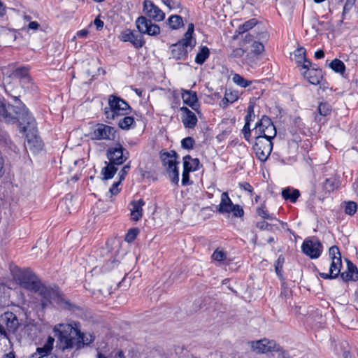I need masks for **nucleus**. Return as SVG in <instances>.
<instances>
[{"label":"nucleus","instance_id":"1","mask_svg":"<svg viewBox=\"0 0 358 358\" xmlns=\"http://www.w3.org/2000/svg\"><path fill=\"white\" fill-rule=\"evenodd\" d=\"M13 104L6 105L0 101V121L17 124L20 132L26 133L27 147L33 152L42 150L43 143L37 135L36 122L25 105L16 96H11Z\"/></svg>","mask_w":358,"mask_h":358},{"label":"nucleus","instance_id":"2","mask_svg":"<svg viewBox=\"0 0 358 358\" xmlns=\"http://www.w3.org/2000/svg\"><path fill=\"white\" fill-rule=\"evenodd\" d=\"M20 280L24 288L38 294L43 310L54 304L72 312L80 310L79 306L64 298L58 287L45 285L32 271L24 272L20 276Z\"/></svg>","mask_w":358,"mask_h":358},{"label":"nucleus","instance_id":"3","mask_svg":"<svg viewBox=\"0 0 358 358\" xmlns=\"http://www.w3.org/2000/svg\"><path fill=\"white\" fill-rule=\"evenodd\" d=\"M55 336L57 337L59 343V348L64 351L76 347L78 336H79V329L71 324H59L54 328Z\"/></svg>","mask_w":358,"mask_h":358},{"label":"nucleus","instance_id":"4","mask_svg":"<svg viewBox=\"0 0 358 358\" xmlns=\"http://www.w3.org/2000/svg\"><path fill=\"white\" fill-rule=\"evenodd\" d=\"M108 106V108L104 109V114L108 120H114L119 116L127 115L131 111L128 103L115 95L109 96Z\"/></svg>","mask_w":358,"mask_h":358},{"label":"nucleus","instance_id":"5","mask_svg":"<svg viewBox=\"0 0 358 358\" xmlns=\"http://www.w3.org/2000/svg\"><path fill=\"white\" fill-rule=\"evenodd\" d=\"M159 157L162 160V164L166 168V171L169 173L171 181L178 185L179 182V172L177 168V164L179 162L177 161L178 155L175 150L170 152L162 150L159 153Z\"/></svg>","mask_w":358,"mask_h":358},{"label":"nucleus","instance_id":"6","mask_svg":"<svg viewBox=\"0 0 358 358\" xmlns=\"http://www.w3.org/2000/svg\"><path fill=\"white\" fill-rule=\"evenodd\" d=\"M255 142L253 150L257 158L262 162H266L270 156L273 144L269 138L261 136H255Z\"/></svg>","mask_w":358,"mask_h":358},{"label":"nucleus","instance_id":"7","mask_svg":"<svg viewBox=\"0 0 358 358\" xmlns=\"http://www.w3.org/2000/svg\"><path fill=\"white\" fill-rule=\"evenodd\" d=\"M106 157L109 163L115 166H120L129 159V152L118 142L115 146L108 148L106 150Z\"/></svg>","mask_w":358,"mask_h":358},{"label":"nucleus","instance_id":"8","mask_svg":"<svg viewBox=\"0 0 358 358\" xmlns=\"http://www.w3.org/2000/svg\"><path fill=\"white\" fill-rule=\"evenodd\" d=\"M117 130L110 126L104 124H96L90 134L93 140L115 141Z\"/></svg>","mask_w":358,"mask_h":358},{"label":"nucleus","instance_id":"9","mask_svg":"<svg viewBox=\"0 0 358 358\" xmlns=\"http://www.w3.org/2000/svg\"><path fill=\"white\" fill-rule=\"evenodd\" d=\"M302 69L305 70L302 72V75L309 83L317 85L321 83L323 78L322 69L317 67L316 65L313 64L311 62H308V64L302 65Z\"/></svg>","mask_w":358,"mask_h":358},{"label":"nucleus","instance_id":"10","mask_svg":"<svg viewBox=\"0 0 358 358\" xmlns=\"http://www.w3.org/2000/svg\"><path fill=\"white\" fill-rule=\"evenodd\" d=\"M136 25L142 35L157 36L160 33V27L145 16L138 17L136 20Z\"/></svg>","mask_w":358,"mask_h":358},{"label":"nucleus","instance_id":"11","mask_svg":"<svg viewBox=\"0 0 358 358\" xmlns=\"http://www.w3.org/2000/svg\"><path fill=\"white\" fill-rule=\"evenodd\" d=\"M322 245L320 241L306 238L301 245L302 252L310 259L318 258L322 252Z\"/></svg>","mask_w":358,"mask_h":358},{"label":"nucleus","instance_id":"12","mask_svg":"<svg viewBox=\"0 0 358 358\" xmlns=\"http://www.w3.org/2000/svg\"><path fill=\"white\" fill-rule=\"evenodd\" d=\"M200 162L198 158H192L190 155L183 157V171L182 185L185 186L189 183V173L199 170Z\"/></svg>","mask_w":358,"mask_h":358},{"label":"nucleus","instance_id":"13","mask_svg":"<svg viewBox=\"0 0 358 358\" xmlns=\"http://www.w3.org/2000/svg\"><path fill=\"white\" fill-rule=\"evenodd\" d=\"M143 11L150 20L160 22L164 20L165 13L152 1L145 0L143 3Z\"/></svg>","mask_w":358,"mask_h":358},{"label":"nucleus","instance_id":"14","mask_svg":"<svg viewBox=\"0 0 358 358\" xmlns=\"http://www.w3.org/2000/svg\"><path fill=\"white\" fill-rule=\"evenodd\" d=\"M53 343L54 338L49 336L45 343L42 347L36 348V352L31 355V358H57L51 354Z\"/></svg>","mask_w":358,"mask_h":358},{"label":"nucleus","instance_id":"15","mask_svg":"<svg viewBox=\"0 0 358 358\" xmlns=\"http://www.w3.org/2000/svg\"><path fill=\"white\" fill-rule=\"evenodd\" d=\"M342 267L341 257H338V259H332L329 273H319V275L325 280L335 279L341 276V269Z\"/></svg>","mask_w":358,"mask_h":358},{"label":"nucleus","instance_id":"16","mask_svg":"<svg viewBox=\"0 0 358 358\" xmlns=\"http://www.w3.org/2000/svg\"><path fill=\"white\" fill-rule=\"evenodd\" d=\"M182 99L185 104L189 106L198 114L200 111V104L198 101L197 94L194 91L185 90L182 94Z\"/></svg>","mask_w":358,"mask_h":358},{"label":"nucleus","instance_id":"17","mask_svg":"<svg viewBox=\"0 0 358 358\" xmlns=\"http://www.w3.org/2000/svg\"><path fill=\"white\" fill-rule=\"evenodd\" d=\"M1 322L6 325L10 333H15L19 327V321L17 316L12 312H6L1 317Z\"/></svg>","mask_w":358,"mask_h":358},{"label":"nucleus","instance_id":"18","mask_svg":"<svg viewBox=\"0 0 358 358\" xmlns=\"http://www.w3.org/2000/svg\"><path fill=\"white\" fill-rule=\"evenodd\" d=\"M182 112V122L185 128L194 129L197 124L198 120L196 115L188 108L182 106L180 108Z\"/></svg>","mask_w":358,"mask_h":358},{"label":"nucleus","instance_id":"19","mask_svg":"<svg viewBox=\"0 0 358 358\" xmlns=\"http://www.w3.org/2000/svg\"><path fill=\"white\" fill-rule=\"evenodd\" d=\"M188 47L189 45H184L180 41L171 45V48L172 57L176 60H185L187 57Z\"/></svg>","mask_w":358,"mask_h":358},{"label":"nucleus","instance_id":"20","mask_svg":"<svg viewBox=\"0 0 358 358\" xmlns=\"http://www.w3.org/2000/svg\"><path fill=\"white\" fill-rule=\"evenodd\" d=\"M347 271L341 273V278L344 282L350 280L356 281L358 280V269L357 266L350 260L346 259Z\"/></svg>","mask_w":358,"mask_h":358},{"label":"nucleus","instance_id":"21","mask_svg":"<svg viewBox=\"0 0 358 358\" xmlns=\"http://www.w3.org/2000/svg\"><path fill=\"white\" fill-rule=\"evenodd\" d=\"M10 77L20 80L22 85L29 83L31 78L29 76V69L27 67H19L15 69L10 74Z\"/></svg>","mask_w":358,"mask_h":358},{"label":"nucleus","instance_id":"22","mask_svg":"<svg viewBox=\"0 0 358 358\" xmlns=\"http://www.w3.org/2000/svg\"><path fill=\"white\" fill-rule=\"evenodd\" d=\"M143 199H141L138 201H132L130 205L132 206L131 209V219L134 221H138L143 216L142 207L145 205Z\"/></svg>","mask_w":358,"mask_h":358},{"label":"nucleus","instance_id":"23","mask_svg":"<svg viewBox=\"0 0 358 358\" xmlns=\"http://www.w3.org/2000/svg\"><path fill=\"white\" fill-rule=\"evenodd\" d=\"M234 204L232 203L227 192H223L221 195V201L217 209L220 213H229Z\"/></svg>","mask_w":358,"mask_h":358},{"label":"nucleus","instance_id":"24","mask_svg":"<svg viewBox=\"0 0 358 358\" xmlns=\"http://www.w3.org/2000/svg\"><path fill=\"white\" fill-rule=\"evenodd\" d=\"M17 38L16 31L3 27L0 32V40L5 46H8L10 43L13 42Z\"/></svg>","mask_w":358,"mask_h":358},{"label":"nucleus","instance_id":"25","mask_svg":"<svg viewBox=\"0 0 358 358\" xmlns=\"http://www.w3.org/2000/svg\"><path fill=\"white\" fill-rule=\"evenodd\" d=\"M95 340V336L90 333H82L79 330V336H78L76 341V347L77 349H80L84 345H89L93 343Z\"/></svg>","mask_w":358,"mask_h":358},{"label":"nucleus","instance_id":"26","mask_svg":"<svg viewBox=\"0 0 358 358\" xmlns=\"http://www.w3.org/2000/svg\"><path fill=\"white\" fill-rule=\"evenodd\" d=\"M105 164L106 166L102 169L101 174L103 175V180H107L113 178L118 169L117 166L109 162H105Z\"/></svg>","mask_w":358,"mask_h":358},{"label":"nucleus","instance_id":"27","mask_svg":"<svg viewBox=\"0 0 358 358\" xmlns=\"http://www.w3.org/2000/svg\"><path fill=\"white\" fill-rule=\"evenodd\" d=\"M306 50L303 47L299 48L294 51V55L296 63L298 66L302 67V65L308 64V62H310L306 57Z\"/></svg>","mask_w":358,"mask_h":358},{"label":"nucleus","instance_id":"28","mask_svg":"<svg viewBox=\"0 0 358 358\" xmlns=\"http://www.w3.org/2000/svg\"><path fill=\"white\" fill-rule=\"evenodd\" d=\"M300 196V192L298 189H291L290 188L283 189L282 191V196L285 200H289L292 203H295Z\"/></svg>","mask_w":358,"mask_h":358},{"label":"nucleus","instance_id":"29","mask_svg":"<svg viewBox=\"0 0 358 358\" xmlns=\"http://www.w3.org/2000/svg\"><path fill=\"white\" fill-rule=\"evenodd\" d=\"M167 24L171 29H178L184 26L182 17L178 15H171L167 20Z\"/></svg>","mask_w":358,"mask_h":358},{"label":"nucleus","instance_id":"30","mask_svg":"<svg viewBox=\"0 0 358 358\" xmlns=\"http://www.w3.org/2000/svg\"><path fill=\"white\" fill-rule=\"evenodd\" d=\"M329 66L336 73H340L341 76H344L345 66L341 60L334 59L329 63Z\"/></svg>","mask_w":358,"mask_h":358},{"label":"nucleus","instance_id":"31","mask_svg":"<svg viewBox=\"0 0 358 358\" xmlns=\"http://www.w3.org/2000/svg\"><path fill=\"white\" fill-rule=\"evenodd\" d=\"M135 125V120L133 117L124 115L118 122V126L123 130H129Z\"/></svg>","mask_w":358,"mask_h":358},{"label":"nucleus","instance_id":"32","mask_svg":"<svg viewBox=\"0 0 358 358\" xmlns=\"http://www.w3.org/2000/svg\"><path fill=\"white\" fill-rule=\"evenodd\" d=\"M209 55V49L206 46H203L195 57V62L200 65L203 64L208 58Z\"/></svg>","mask_w":358,"mask_h":358},{"label":"nucleus","instance_id":"33","mask_svg":"<svg viewBox=\"0 0 358 358\" xmlns=\"http://www.w3.org/2000/svg\"><path fill=\"white\" fill-rule=\"evenodd\" d=\"M338 185L339 182L334 177L327 178L323 183L324 189L328 192H333L335 189H336L338 187Z\"/></svg>","mask_w":358,"mask_h":358},{"label":"nucleus","instance_id":"34","mask_svg":"<svg viewBox=\"0 0 358 358\" xmlns=\"http://www.w3.org/2000/svg\"><path fill=\"white\" fill-rule=\"evenodd\" d=\"M257 20L256 19H250L246 21L243 24L240 25L236 29V32H238V34H242L252 29L257 24Z\"/></svg>","mask_w":358,"mask_h":358},{"label":"nucleus","instance_id":"35","mask_svg":"<svg viewBox=\"0 0 358 358\" xmlns=\"http://www.w3.org/2000/svg\"><path fill=\"white\" fill-rule=\"evenodd\" d=\"M285 257L282 255H280L278 259L275 262V271L280 280H284L285 278L282 275V267L285 263Z\"/></svg>","mask_w":358,"mask_h":358},{"label":"nucleus","instance_id":"36","mask_svg":"<svg viewBox=\"0 0 358 358\" xmlns=\"http://www.w3.org/2000/svg\"><path fill=\"white\" fill-rule=\"evenodd\" d=\"M344 206L345 213L349 215H353L357 210V204L355 201H344L343 203Z\"/></svg>","mask_w":358,"mask_h":358},{"label":"nucleus","instance_id":"37","mask_svg":"<svg viewBox=\"0 0 358 358\" xmlns=\"http://www.w3.org/2000/svg\"><path fill=\"white\" fill-rule=\"evenodd\" d=\"M232 80L234 83L241 87H246L252 83L251 81L245 79L243 76L237 73L234 74Z\"/></svg>","mask_w":358,"mask_h":358},{"label":"nucleus","instance_id":"38","mask_svg":"<svg viewBox=\"0 0 358 358\" xmlns=\"http://www.w3.org/2000/svg\"><path fill=\"white\" fill-rule=\"evenodd\" d=\"M130 42L136 48H140L145 44L143 36L140 32L137 34L134 33V37Z\"/></svg>","mask_w":358,"mask_h":358},{"label":"nucleus","instance_id":"39","mask_svg":"<svg viewBox=\"0 0 358 358\" xmlns=\"http://www.w3.org/2000/svg\"><path fill=\"white\" fill-rule=\"evenodd\" d=\"M356 0H346L344 6L343 10L342 13V19L340 21V24H341L345 17V15L350 11V10L353 8L355 6Z\"/></svg>","mask_w":358,"mask_h":358},{"label":"nucleus","instance_id":"40","mask_svg":"<svg viewBox=\"0 0 358 358\" xmlns=\"http://www.w3.org/2000/svg\"><path fill=\"white\" fill-rule=\"evenodd\" d=\"M255 38H257L258 40L266 39L267 34L266 32L257 33V35L255 36L250 33H248L245 36L243 41L245 43H248L251 42Z\"/></svg>","mask_w":358,"mask_h":358},{"label":"nucleus","instance_id":"41","mask_svg":"<svg viewBox=\"0 0 358 358\" xmlns=\"http://www.w3.org/2000/svg\"><path fill=\"white\" fill-rule=\"evenodd\" d=\"M252 348L259 353L267 352L266 339L257 341L253 344Z\"/></svg>","mask_w":358,"mask_h":358},{"label":"nucleus","instance_id":"42","mask_svg":"<svg viewBox=\"0 0 358 358\" xmlns=\"http://www.w3.org/2000/svg\"><path fill=\"white\" fill-rule=\"evenodd\" d=\"M195 144V141L192 137L188 136L181 141V146L184 149L191 150L193 149Z\"/></svg>","mask_w":358,"mask_h":358},{"label":"nucleus","instance_id":"43","mask_svg":"<svg viewBox=\"0 0 358 358\" xmlns=\"http://www.w3.org/2000/svg\"><path fill=\"white\" fill-rule=\"evenodd\" d=\"M138 233L139 229L138 228H131L129 229L125 236V241L128 243L134 241L136 239Z\"/></svg>","mask_w":358,"mask_h":358},{"label":"nucleus","instance_id":"44","mask_svg":"<svg viewBox=\"0 0 358 358\" xmlns=\"http://www.w3.org/2000/svg\"><path fill=\"white\" fill-rule=\"evenodd\" d=\"M257 213L259 216L262 217L264 219L272 220L275 217L273 215H270L268 211L265 209L264 206H262L257 208Z\"/></svg>","mask_w":358,"mask_h":358},{"label":"nucleus","instance_id":"45","mask_svg":"<svg viewBox=\"0 0 358 358\" xmlns=\"http://www.w3.org/2000/svg\"><path fill=\"white\" fill-rule=\"evenodd\" d=\"M227 258V254L222 250L217 248L212 255V259L215 261L222 262Z\"/></svg>","mask_w":358,"mask_h":358},{"label":"nucleus","instance_id":"46","mask_svg":"<svg viewBox=\"0 0 358 358\" xmlns=\"http://www.w3.org/2000/svg\"><path fill=\"white\" fill-rule=\"evenodd\" d=\"M277 134L276 129L275 126H272L268 127V129H266L264 130V133H262L259 136H264L266 138H269L270 141H271L274 137H275Z\"/></svg>","mask_w":358,"mask_h":358},{"label":"nucleus","instance_id":"47","mask_svg":"<svg viewBox=\"0 0 358 358\" xmlns=\"http://www.w3.org/2000/svg\"><path fill=\"white\" fill-rule=\"evenodd\" d=\"M318 112L322 116H327L331 113V106L327 103H321L318 106Z\"/></svg>","mask_w":358,"mask_h":358},{"label":"nucleus","instance_id":"48","mask_svg":"<svg viewBox=\"0 0 358 358\" xmlns=\"http://www.w3.org/2000/svg\"><path fill=\"white\" fill-rule=\"evenodd\" d=\"M192 35L193 33L191 31H186L184 34V36L182 39H180L179 41L182 43L184 45H187L190 46L191 48L194 46V44H192Z\"/></svg>","mask_w":358,"mask_h":358},{"label":"nucleus","instance_id":"49","mask_svg":"<svg viewBox=\"0 0 358 358\" xmlns=\"http://www.w3.org/2000/svg\"><path fill=\"white\" fill-rule=\"evenodd\" d=\"M162 2L166 5L169 10L181 8L182 6L180 1L175 0H162Z\"/></svg>","mask_w":358,"mask_h":358},{"label":"nucleus","instance_id":"50","mask_svg":"<svg viewBox=\"0 0 358 358\" xmlns=\"http://www.w3.org/2000/svg\"><path fill=\"white\" fill-rule=\"evenodd\" d=\"M329 255L331 261L332 259H338V257H341L339 248L336 245H334L329 248Z\"/></svg>","mask_w":358,"mask_h":358},{"label":"nucleus","instance_id":"51","mask_svg":"<svg viewBox=\"0 0 358 358\" xmlns=\"http://www.w3.org/2000/svg\"><path fill=\"white\" fill-rule=\"evenodd\" d=\"M247 112L248 113L245 117V122L250 124V122L253 121L255 117L254 106L252 104H250L248 106Z\"/></svg>","mask_w":358,"mask_h":358},{"label":"nucleus","instance_id":"52","mask_svg":"<svg viewBox=\"0 0 358 358\" xmlns=\"http://www.w3.org/2000/svg\"><path fill=\"white\" fill-rule=\"evenodd\" d=\"M252 52L255 55H260L264 50V46L262 43L259 41H255L252 45Z\"/></svg>","mask_w":358,"mask_h":358},{"label":"nucleus","instance_id":"53","mask_svg":"<svg viewBox=\"0 0 358 358\" xmlns=\"http://www.w3.org/2000/svg\"><path fill=\"white\" fill-rule=\"evenodd\" d=\"M231 213H233V215L236 217H241L244 215V210L243 208L237 204L233 206Z\"/></svg>","mask_w":358,"mask_h":358},{"label":"nucleus","instance_id":"54","mask_svg":"<svg viewBox=\"0 0 358 358\" xmlns=\"http://www.w3.org/2000/svg\"><path fill=\"white\" fill-rule=\"evenodd\" d=\"M130 163L129 162L127 164L124 165L122 169L120 170V171L118 173L119 176V180L122 182L124 180L126 176L127 175L128 171L130 169Z\"/></svg>","mask_w":358,"mask_h":358},{"label":"nucleus","instance_id":"55","mask_svg":"<svg viewBox=\"0 0 358 358\" xmlns=\"http://www.w3.org/2000/svg\"><path fill=\"white\" fill-rule=\"evenodd\" d=\"M265 126L262 124L260 120L256 123L255 127L253 129L255 136H259L262 133H264Z\"/></svg>","mask_w":358,"mask_h":358},{"label":"nucleus","instance_id":"56","mask_svg":"<svg viewBox=\"0 0 358 358\" xmlns=\"http://www.w3.org/2000/svg\"><path fill=\"white\" fill-rule=\"evenodd\" d=\"M225 96H227L231 101V103H233L238 99V91H231L226 90Z\"/></svg>","mask_w":358,"mask_h":358},{"label":"nucleus","instance_id":"57","mask_svg":"<svg viewBox=\"0 0 358 358\" xmlns=\"http://www.w3.org/2000/svg\"><path fill=\"white\" fill-rule=\"evenodd\" d=\"M245 52V50L241 48H237L232 50L231 53L229 55L230 58H241L244 53Z\"/></svg>","mask_w":358,"mask_h":358},{"label":"nucleus","instance_id":"58","mask_svg":"<svg viewBox=\"0 0 358 358\" xmlns=\"http://www.w3.org/2000/svg\"><path fill=\"white\" fill-rule=\"evenodd\" d=\"M256 227L261 230L272 231V229H273L272 224H271L265 221H262V222H257L256 224Z\"/></svg>","mask_w":358,"mask_h":358},{"label":"nucleus","instance_id":"59","mask_svg":"<svg viewBox=\"0 0 358 358\" xmlns=\"http://www.w3.org/2000/svg\"><path fill=\"white\" fill-rule=\"evenodd\" d=\"M266 346L267 348L266 350L267 352L278 351L280 348V346L278 345L275 341L268 340H266Z\"/></svg>","mask_w":358,"mask_h":358},{"label":"nucleus","instance_id":"60","mask_svg":"<svg viewBox=\"0 0 358 358\" xmlns=\"http://www.w3.org/2000/svg\"><path fill=\"white\" fill-rule=\"evenodd\" d=\"M134 37V32L130 30H127V31L122 32L120 36V38L124 42L129 41Z\"/></svg>","mask_w":358,"mask_h":358},{"label":"nucleus","instance_id":"61","mask_svg":"<svg viewBox=\"0 0 358 358\" xmlns=\"http://www.w3.org/2000/svg\"><path fill=\"white\" fill-rule=\"evenodd\" d=\"M282 285H281V292H280V296L286 298L289 293L290 292V290L287 287L286 282L284 280H281Z\"/></svg>","mask_w":358,"mask_h":358},{"label":"nucleus","instance_id":"62","mask_svg":"<svg viewBox=\"0 0 358 358\" xmlns=\"http://www.w3.org/2000/svg\"><path fill=\"white\" fill-rule=\"evenodd\" d=\"M121 182H122L118 180L112 185L109 189V192L111 194V195H116L120 192V189L118 188V186L121 184Z\"/></svg>","mask_w":358,"mask_h":358},{"label":"nucleus","instance_id":"63","mask_svg":"<svg viewBox=\"0 0 358 358\" xmlns=\"http://www.w3.org/2000/svg\"><path fill=\"white\" fill-rule=\"evenodd\" d=\"M262 124L265 126V129H268L270 127L274 126L271 120L266 115H263L261 118Z\"/></svg>","mask_w":358,"mask_h":358},{"label":"nucleus","instance_id":"64","mask_svg":"<svg viewBox=\"0 0 358 358\" xmlns=\"http://www.w3.org/2000/svg\"><path fill=\"white\" fill-rule=\"evenodd\" d=\"M240 187L243 189L245 191H248L249 192H252V190H253V188L251 186V185L248 182H243V183H240Z\"/></svg>","mask_w":358,"mask_h":358}]
</instances>
